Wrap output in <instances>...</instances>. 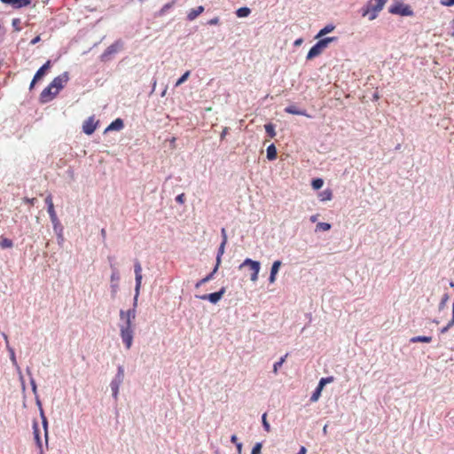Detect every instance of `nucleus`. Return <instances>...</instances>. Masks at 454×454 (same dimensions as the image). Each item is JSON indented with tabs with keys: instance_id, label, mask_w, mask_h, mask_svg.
<instances>
[{
	"instance_id": "obj_1",
	"label": "nucleus",
	"mask_w": 454,
	"mask_h": 454,
	"mask_svg": "<svg viewBox=\"0 0 454 454\" xmlns=\"http://www.w3.org/2000/svg\"><path fill=\"white\" fill-rule=\"evenodd\" d=\"M135 271V278H136V287H135V296H134V308L132 309H128L127 311L121 310L120 311V318L123 321L122 324H120V334L121 340L127 349H129L133 343V336H134V326L133 320L136 317V306L137 302V298L139 296L141 284H142V267L139 262H136L134 265Z\"/></svg>"
},
{
	"instance_id": "obj_2",
	"label": "nucleus",
	"mask_w": 454,
	"mask_h": 454,
	"mask_svg": "<svg viewBox=\"0 0 454 454\" xmlns=\"http://www.w3.org/2000/svg\"><path fill=\"white\" fill-rule=\"evenodd\" d=\"M336 40V37H326L320 39L314 46L310 48L307 54V59H312L319 56L328 44Z\"/></svg>"
},
{
	"instance_id": "obj_3",
	"label": "nucleus",
	"mask_w": 454,
	"mask_h": 454,
	"mask_svg": "<svg viewBox=\"0 0 454 454\" xmlns=\"http://www.w3.org/2000/svg\"><path fill=\"white\" fill-rule=\"evenodd\" d=\"M244 267H248L251 271L250 279L253 282L257 281L258 274L261 269V264L257 261H253L252 259L247 258L240 265L239 269Z\"/></svg>"
},
{
	"instance_id": "obj_4",
	"label": "nucleus",
	"mask_w": 454,
	"mask_h": 454,
	"mask_svg": "<svg viewBox=\"0 0 454 454\" xmlns=\"http://www.w3.org/2000/svg\"><path fill=\"white\" fill-rule=\"evenodd\" d=\"M124 380V369L122 366L118 367L117 374L112 380L110 386L113 392V395L115 399L118 397L119 388Z\"/></svg>"
},
{
	"instance_id": "obj_5",
	"label": "nucleus",
	"mask_w": 454,
	"mask_h": 454,
	"mask_svg": "<svg viewBox=\"0 0 454 454\" xmlns=\"http://www.w3.org/2000/svg\"><path fill=\"white\" fill-rule=\"evenodd\" d=\"M388 12L391 14H397L401 16H412L413 11L411 8L410 5L404 4L403 3H396L395 4L392 5Z\"/></svg>"
},
{
	"instance_id": "obj_6",
	"label": "nucleus",
	"mask_w": 454,
	"mask_h": 454,
	"mask_svg": "<svg viewBox=\"0 0 454 454\" xmlns=\"http://www.w3.org/2000/svg\"><path fill=\"white\" fill-rule=\"evenodd\" d=\"M376 4L372 1L368 2L362 9L361 14L363 17H368L369 20H375L381 11H376Z\"/></svg>"
},
{
	"instance_id": "obj_7",
	"label": "nucleus",
	"mask_w": 454,
	"mask_h": 454,
	"mask_svg": "<svg viewBox=\"0 0 454 454\" xmlns=\"http://www.w3.org/2000/svg\"><path fill=\"white\" fill-rule=\"evenodd\" d=\"M69 80V75L67 72L63 73L62 74L55 77L51 82L50 83L51 87L54 89V93H58L64 88L67 82Z\"/></svg>"
},
{
	"instance_id": "obj_8",
	"label": "nucleus",
	"mask_w": 454,
	"mask_h": 454,
	"mask_svg": "<svg viewBox=\"0 0 454 454\" xmlns=\"http://www.w3.org/2000/svg\"><path fill=\"white\" fill-rule=\"evenodd\" d=\"M333 381V377H326V378H322L320 380H319V383L317 387V388L315 389L314 393L312 394L311 397H310V402L312 403H315L317 402L320 395H321V393H322V390L324 388V387L327 384V383H331Z\"/></svg>"
},
{
	"instance_id": "obj_9",
	"label": "nucleus",
	"mask_w": 454,
	"mask_h": 454,
	"mask_svg": "<svg viewBox=\"0 0 454 454\" xmlns=\"http://www.w3.org/2000/svg\"><path fill=\"white\" fill-rule=\"evenodd\" d=\"M224 293H225V288L222 287L220 289V291H218V292L208 294L198 295L197 297L200 300L209 301L211 303L215 304L222 299Z\"/></svg>"
},
{
	"instance_id": "obj_10",
	"label": "nucleus",
	"mask_w": 454,
	"mask_h": 454,
	"mask_svg": "<svg viewBox=\"0 0 454 454\" xmlns=\"http://www.w3.org/2000/svg\"><path fill=\"white\" fill-rule=\"evenodd\" d=\"M98 127V121H95L94 116L89 117L84 121L82 124V131L87 135H91L94 133Z\"/></svg>"
},
{
	"instance_id": "obj_11",
	"label": "nucleus",
	"mask_w": 454,
	"mask_h": 454,
	"mask_svg": "<svg viewBox=\"0 0 454 454\" xmlns=\"http://www.w3.org/2000/svg\"><path fill=\"white\" fill-rule=\"evenodd\" d=\"M45 203L48 206V213H49V215H50V218H51L52 223L54 225L58 224L59 223V219H58L57 214H56L55 209H54V205H53L51 194H49L45 198Z\"/></svg>"
},
{
	"instance_id": "obj_12",
	"label": "nucleus",
	"mask_w": 454,
	"mask_h": 454,
	"mask_svg": "<svg viewBox=\"0 0 454 454\" xmlns=\"http://www.w3.org/2000/svg\"><path fill=\"white\" fill-rule=\"evenodd\" d=\"M58 93H54V89L51 87V84H49L46 88L43 90V91L40 94V100L43 103H46L51 101L57 96Z\"/></svg>"
},
{
	"instance_id": "obj_13",
	"label": "nucleus",
	"mask_w": 454,
	"mask_h": 454,
	"mask_svg": "<svg viewBox=\"0 0 454 454\" xmlns=\"http://www.w3.org/2000/svg\"><path fill=\"white\" fill-rule=\"evenodd\" d=\"M51 60H47L45 64H43L35 73L34 76V82L39 81L46 73V71L51 67Z\"/></svg>"
},
{
	"instance_id": "obj_14",
	"label": "nucleus",
	"mask_w": 454,
	"mask_h": 454,
	"mask_svg": "<svg viewBox=\"0 0 454 454\" xmlns=\"http://www.w3.org/2000/svg\"><path fill=\"white\" fill-rule=\"evenodd\" d=\"M282 262L280 261H275L271 266V270H270V278H269V281L270 283H274L275 280H276V276L278 272V270L281 266Z\"/></svg>"
},
{
	"instance_id": "obj_15",
	"label": "nucleus",
	"mask_w": 454,
	"mask_h": 454,
	"mask_svg": "<svg viewBox=\"0 0 454 454\" xmlns=\"http://www.w3.org/2000/svg\"><path fill=\"white\" fill-rule=\"evenodd\" d=\"M204 12V7L203 6H198L197 8H194V9H192L188 14H187V19L189 20H195L199 15H200L202 12Z\"/></svg>"
},
{
	"instance_id": "obj_16",
	"label": "nucleus",
	"mask_w": 454,
	"mask_h": 454,
	"mask_svg": "<svg viewBox=\"0 0 454 454\" xmlns=\"http://www.w3.org/2000/svg\"><path fill=\"white\" fill-rule=\"evenodd\" d=\"M285 111L291 114L304 115V116L309 117V115H308L305 111L300 110L295 106H289L286 107Z\"/></svg>"
},
{
	"instance_id": "obj_17",
	"label": "nucleus",
	"mask_w": 454,
	"mask_h": 454,
	"mask_svg": "<svg viewBox=\"0 0 454 454\" xmlns=\"http://www.w3.org/2000/svg\"><path fill=\"white\" fill-rule=\"evenodd\" d=\"M123 121L120 118L114 120L106 129V130H121L123 128Z\"/></svg>"
},
{
	"instance_id": "obj_18",
	"label": "nucleus",
	"mask_w": 454,
	"mask_h": 454,
	"mask_svg": "<svg viewBox=\"0 0 454 454\" xmlns=\"http://www.w3.org/2000/svg\"><path fill=\"white\" fill-rule=\"evenodd\" d=\"M225 246H226V243L221 242L220 247L218 248V253H217V257H216V264H215V267L214 269V272H216L217 270H218V267H219L220 262H221V257H222V255L224 253Z\"/></svg>"
},
{
	"instance_id": "obj_19",
	"label": "nucleus",
	"mask_w": 454,
	"mask_h": 454,
	"mask_svg": "<svg viewBox=\"0 0 454 454\" xmlns=\"http://www.w3.org/2000/svg\"><path fill=\"white\" fill-rule=\"evenodd\" d=\"M321 201H328L333 198V192L330 189L324 190L318 193Z\"/></svg>"
},
{
	"instance_id": "obj_20",
	"label": "nucleus",
	"mask_w": 454,
	"mask_h": 454,
	"mask_svg": "<svg viewBox=\"0 0 454 454\" xmlns=\"http://www.w3.org/2000/svg\"><path fill=\"white\" fill-rule=\"evenodd\" d=\"M33 428H34L35 440L36 444L39 447L41 454H42L43 453V450H42V441H41V438H40V433H39V428H38L37 423H34Z\"/></svg>"
},
{
	"instance_id": "obj_21",
	"label": "nucleus",
	"mask_w": 454,
	"mask_h": 454,
	"mask_svg": "<svg viewBox=\"0 0 454 454\" xmlns=\"http://www.w3.org/2000/svg\"><path fill=\"white\" fill-rule=\"evenodd\" d=\"M267 158L270 160H273L277 158V149L273 144L267 148Z\"/></svg>"
},
{
	"instance_id": "obj_22",
	"label": "nucleus",
	"mask_w": 454,
	"mask_h": 454,
	"mask_svg": "<svg viewBox=\"0 0 454 454\" xmlns=\"http://www.w3.org/2000/svg\"><path fill=\"white\" fill-rule=\"evenodd\" d=\"M335 28V27L332 24H329V25H326L324 28H322L318 34L317 35L316 38H320L324 35H325L326 34L328 33H331L332 31H333Z\"/></svg>"
},
{
	"instance_id": "obj_23",
	"label": "nucleus",
	"mask_w": 454,
	"mask_h": 454,
	"mask_svg": "<svg viewBox=\"0 0 454 454\" xmlns=\"http://www.w3.org/2000/svg\"><path fill=\"white\" fill-rule=\"evenodd\" d=\"M431 341H432L431 336H416V337H412L411 339V342H412V343H416V342L429 343Z\"/></svg>"
},
{
	"instance_id": "obj_24",
	"label": "nucleus",
	"mask_w": 454,
	"mask_h": 454,
	"mask_svg": "<svg viewBox=\"0 0 454 454\" xmlns=\"http://www.w3.org/2000/svg\"><path fill=\"white\" fill-rule=\"evenodd\" d=\"M251 11L248 7H240L236 11V14L239 18H245L250 14Z\"/></svg>"
},
{
	"instance_id": "obj_25",
	"label": "nucleus",
	"mask_w": 454,
	"mask_h": 454,
	"mask_svg": "<svg viewBox=\"0 0 454 454\" xmlns=\"http://www.w3.org/2000/svg\"><path fill=\"white\" fill-rule=\"evenodd\" d=\"M215 272H214V270L209 273L207 276H206L205 278H203L202 279H200V281H198L195 285V287L196 288H199L202 285L206 284L207 282L210 281L213 278H214V275H215Z\"/></svg>"
},
{
	"instance_id": "obj_26",
	"label": "nucleus",
	"mask_w": 454,
	"mask_h": 454,
	"mask_svg": "<svg viewBox=\"0 0 454 454\" xmlns=\"http://www.w3.org/2000/svg\"><path fill=\"white\" fill-rule=\"evenodd\" d=\"M120 279L119 274L117 271H114L111 275V282H112V288L114 292H116V289L118 288V281Z\"/></svg>"
},
{
	"instance_id": "obj_27",
	"label": "nucleus",
	"mask_w": 454,
	"mask_h": 454,
	"mask_svg": "<svg viewBox=\"0 0 454 454\" xmlns=\"http://www.w3.org/2000/svg\"><path fill=\"white\" fill-rule=\"evenodd\" d=\"M265 128V131L266 133L268 134L269 137H270L271 138L274 137L276 136V132H275V127L272 123H268L264 126Z\"/></svg>"
},
{
	"instance_id": "obj_28",
	"label": "nucleus",
	"mask_w": 454,
	"mask_h": 454,
	"mask_svg": "<svg viewBox=\"0 0 454 454\" xmlns=\"http://www.w3.org/2000/svg\"><path fill=\"white\" fill-rule=\"evenodd\" d=\"M12 246H13L12 240L10 239L4 238L0 241V247L3 248V249H4V248H11V247H12Z\"/></svg>"
},
{
	"instance_id": "obj_29",
	"label": "nucleus",
	"mask_w": 454,
	"mask_h": 454,
	"mask_svg": "<svg viewBox=\"0 0 454 454\" xmlns=\"http://www.w3.org/2000/svg\"><path fill=\"white\" fill-rule=\"evenodd\" d=\"M324 184V181L321 178H316L312 181L311 185L314 190H319Z\"/></svg>"
},
{
	"instance_id": "obj_30",
	"label": "nucleus",
	"mask_w": 454,
	"mask_h": 454,
	"mask_svg": "<svg viewBox=\"0 0 454 454\" xmlns=\"http://www.w3.org/2000/svg\"><path fill=\"white\" fill-rule=\"evenodd\" d=\"M191 72L186 71L176 82V87H178L182 83H184L190 76Z\"/></svg>"
},
{
	"instance_id": "obj_31",
	"label": "nucleus",
	"mask_w": 454,
	"mask_h": 454,
	"mask_svg": "<svg viewBox=\"0 0 454 454\" xmlns=\"http://www.w3.org/2000/svg\"><path fill=\"white\" fill-rule=\"evenodd\" d=\"M331 229V224L328 223H318L317 224V231H329Z\"/></svg>"
},
{
	"instance_id": "obj_32",
	"label": "nucleus",
	"mask_w": 454,
	"mask_h": 454,
	"mask_svg": "<svg viewBox=\"0 0 454 454\" xmlns=\"http://www.w3.org/2000/svg\"><path fill=\"white\" fill-rule=\"evenodd\" d=\"M30 3H31L30 0H16L13 7L20 8V7L27 6L30 4Z\"/></svg>"
},
{
	"instance_id": "obj_33",
	"label": "nucleus",
	"mask_w": 454,
	"mask_h": 454,
	"mask_svg": "<svg viewBox=\"0 0 454 454\" xmlns=\"http://www.w3.org/2000/svg\"><path fill=\"white\" fill-rule=\"evenodd\" d=\"M266 417H267L266 413H264L262 415V426H263V428L265 429L266 432H270V426L268 423Z\"/></svg>"
},
{
	"instance_id": "obj_34",
	"label": "nucleus",
	"mask_w": 454,
	"mask_h": 454,
	"mask_svg": "<svg viewBox=\"0 0 454 454\" xmlns=\"http://www.w3.org/2000/svg\"><path fill=\"white\" fill-rule=\"evenodd\" d=\"M262 443L261 442H257L254 447H253V450H252V452L251 454H261V450H262Z\"/></svg>"
},
{
	"instance_id": "obj_35",
	"label": "nucleus",
	"mask_w": 454,
	"mask_h": 454,
	"mask_svg": "<svg viewBox=\"0 0 454 454\" xmlns=\"http://www.w3.org/2000/svg\"><path fill=\"white\" fill-rule=\"evenodd\" d=\"M7 349L10 352V356H11L12 362L13 363V364H16L17 362H16V356H15V353H14L13 348H11V347H8Z\"/></svg>"
},
{
	"instance_id": "obj_36",
	"label": "nucleus",
	"mask_w": 454,
	"mask_h": 454,
	"mask_svg": "<svg viewBox=\"0 0 454 454\" xmlns=\"http://www.w3.org/2000/svg\"><path fill=\"white\" fill-rule=\"evenodd\" d=\"M184 200H185L184 193H181V194L177 195L176 198V201L179 204L184 203Z\"/></svg>"
},
{
	"instance_id": "obj_37",
	"label": "nucleus",
	"mask_w": 454,
	"mask_h": 454,
	"mask_svg": "<svg viewBox=\"0 0 454 454\" xmlns=\"http://www.w3.org/2000/svg\"><path fill=\"white\" fill-rule=\"evenodd\" d=\"M454 325V324H451V320L447 324L446 326L442 327L441 330H440V333H445L448 332V330L452 327Z\"/></svg>"
},
{
	"instance_id": "obj_38",
	"label": "nucleus",
	"mask_w": 454,
	"mask_h": 454,
	"mask_svg": "<svg viewBox=\"0 0 454 454\" xmlns=\"http://www.w3.org/2000/svg\"><path fill=\"white\" fill-rule=\"evenodd\" d=\"M218 23H219V18L218 17H215V18H213V19H211V20H209L207 21V24L211 25V26L212 25H217Z\"/></svg>"
},
{
	"instance_id": "obj_39",
	"label": "nucleus",
	"mask_w": 454,
	"mask_h": 454,
	"mask_svg": "<svg viewBox=\"0 0 454 454\" xmlns=\"http://www.w3.org/2000/svg\"><path fill=\"white\" fill-rule=\"evenodd\" d=\"M221 234H222V237H223L222 242L227 243V233H226V230L224 228H223L221 230Z\"/></svg>"
},
{
	"instance_id": "obj_40",
	"label": "nucleus",
	"mask_w": 454,
	"mask_h": 454,
	"mask_svg": "<svg viewBox=\"0 0 454 454\" xmlns=\"http://www.w3.org/2000/svg\"><path fill=\"white\" fill-rule=\"evenodd\" d=\"M24 201L29 205H35V202L36 201V199L35 198H32V199H29V198H24Z\"/></svg>"
},
{
	"instance_id": "obj_41",
	"label": "nucleus",
	"mask_w": 454,
	"mask_h": 454,
	"mask_svg": "<svg viewBox=\"0 0 454 454\" xmlns=\"http://www.w3.org/2000/svg\"><path fill=\"white\" fill-rule=\"evenodd\" d=\"M282 366L281 362H276L273 365V372L277 373L278 369Z\"/></svg>"
},
{
	"instance_id": "obj_42",
	"label": "nucleus",
	"mask_w": 454,
	"mask_h": 454,
	"mask_svg": "<svg viewBox=\"0 0 454 454\" xmlns=\"http://www.w3.org/2000/svg\"><path fill=\"white\" fill-rule=\"evenodd\" d=\"M43 424L45 430V437L47 438V420L44 416H43Z\"/></svg>"
},
{
	"instance_id": "obj_43",
	"label": "nucleus",
	"mask_w": 454,
	"mask_h": 454,
	"mask_svg": "<svg viewBox=\"0 0 454 454\" xmlns=\"http://www.w3.org/2000/svg\"><path fill=\"white\" fill-rule=\"evenodd\" d=\"M40 40H41L40 35H37V36H35L34 39H32V41L30 42V43H31V44H35V43H39V42H40Z\"/></svg>"
},
{
	"instance_id": "obj_44",
	"label": "nucleus",
	"mask_w": 454,
	"mask_h": 454,
	"mask_svg": "<svg viewBox=\"0 0 454 454\" xmlns=\"http://www.w3.org/2000/svg\"><path fill=\"white\" fill-rule=\"evenodd\" d=\"M442 4L446 6H452L454 5V0H448L446 2H442Z\"/></svg>"
},
{
	"instance_id": "obj_45",
	"label": "nucleus",
	"mask_w": 454,
	"mask_h": 454,
	"mask_svg": "<svg viewBox=\"0 0 454 454\" xmlns=\"http://www.w3.org/2000/svg\"><path fill=\"white\" fill-rule=\"evenodd\" d=\"M4 4H11L13 6L15 4L16 0H1Z\"/></svg>"
},
{
	"instance_id": "obj_46",
	"label": "nucleus",
	"mask_w": 454,
	"mask_h": 454,
	"mask_svg": "<svg viewBox=\"0 0 454 454\" xmlns=\"http://www.w3.org/2000/svg\"><path fill=\"white\" fill-rule=\"evenodd\" d=\"M231 442H233V443H235L236 445H237V443H239V442H238V437H237V435H235V434L231 435Z\"/></svg>"
},
{
	"instance_id": "obj_47",
	"label": "nucleus",
	"mask_w": 454,
	"mask_h": 454,
	"mask_svg": "<svg viewBox=\"0 0 454 454\" xmlns=\"http://www.w3.org/2000/svg\"><path fill=\"white\" fill-rule=\"evenodd\" d=\"M2 335H3V337H4V340H5L6 348L10 347V346H9V340H8V336H7L4 333H2Z\"/></svg>"
},
{
	"instance_id": "obj_48",
	"label": "nucleus",
	"mask_w": 454,
	"mask_h": 454,
	"mask_svg": "<svg viewBox=\"0 0 454 454\" xmlns=\"http://www.w3.org/2000/svg\"><path fill=\"white\" fill-rule=\"evenodd\" d=\"M317 216H318L317 215H311V216H310V221H311L312 223L317 222Z\"/></svg>"
},
{
	"instance_id": "obj_49",
	"label": "nucleus",
	"mask_w": 454,
	"mask_h": 454,
	"mask_svg": "<svg viewBox=\"0 0 454 454\" xmlns=\"http://www.w3.org/2000/svg\"><path fill=\"white\" fill-rule=\"evenodd\" d=\"M306 448L302 446L297 454H306Z\"/></svg>"
},
{
	"instance_id": "obj_50",
	"label": "nucleus",
	"mask_w": 454,
	"mask_h": 454,
	"mask_svg": "<svg viewBox=\"0 0 454 454\" xmlns=\"http://www.w3.org/2000/svg\"><path fill=\"white\" fill-rule=\"evenodd\" d=\"M227 134V128H225L221 133V138L223 139Z\"/></svg>"
},
{
	"instance_id": "obj_51",
	"label": "nucleus",
	"mask_w": 454,
	"mask_h": 454,
	"mask_svg": "<svg viewBox=\"0 0 454 454\" xmlns=\"http://www.w3.org/2000/svg\"><path fill=\"white\" fill-rule=\"evenodd\" d=\"M288 354H286L283 357L280 358V360L278 362H281V364H284V362L286 361V358L287 357Z\"/></svg>"
},
{
	"instance_id": "obj_52",
	"label": "nucleus",
	"mask_w": 454,
	"mask_h": 454,
	"mask_svg": "<svg viewBox=\"0 0 454 454\" xmlns=\"http://www.w3.org/2000/svg\"><path fill=\"white\" fill-rule=\"evenodd\" d=\"M237 449H238V451L240 453L241 452V450H242V443L239 442V443H237Z\"/></svg>"
},
{
	"instance_id": "obj_53",
	"label": "nucleus",
	"mask_w": 454,
	"mask_h": 454,
	"mask_svg": "<svg viewBox=\"0 0 454 454\" xmlns=\"http://www.w3.org/2000/svg\"><path fill=\"white\" fill-rule=\"evenodd\" d=\"M302 43V39L299 38L294 42V45H300Z\"/></svg>"
},
{
	"instance_id": "obj_54",
	"label": "nucleus",
	"mask_w": 454,
	"mask_h": 454,
	"mask_svg": "<svg viewBox=\"0 0 454 454\" xmlns=\"http://www.w3.org/2000/svg\"><path fill=\"white\" fill-rule=\"evenodd\" d=\"M36 82H34V79L32 80L31 83H30V89H32L34 87V85L35 84Z\"/></svg>"
},
{
	"instance_id": "obj_55",
	"label": "nucleus",
	"mask_w": 454,
	"mask_h": 454,
	"mask_svg": "<svg viewBox=\"0 0 454 454\" xmlns=\"http://www.w3.org/2000/svg\"><path fill=\"white\" fill-rule=\"evenodd\" d=\"M101 234L103 237H106V230L105 229L101 230Z\"/></svg>"
},
{
	"instance_id": "obj_56",
	"label": "nucleus",
	"mask_w": 454,
	"mask_h": 454,
	"mask_svg": "<svg viewBox=\"0 0 454 454\" xmlns=\"http://www.w3.org/2000/svg\"><path fill=\"white\" fill-rule=\"evenodd\" d=\"M32 387H33V390H34V391H35V389H36V386H35V382H34V381H32Z\"/></svg>"
},
{
	"instance_id": "obj_57",
	"label": "nucleus",
	"mask_w": 454,
	"mask_h": 454,
	"mask_svg": "<svg viewBox=\"0 0 454 454\" xmlns=\"http://www.w3.org/2000/svg\"><path fill=\"white\" fill-rule=\"evenodd\" d=\"M326 427H327L326 426L324 427L323 430H324L325 433H326Z\"/></svg>"
},
{
	"instance_id": "obj_58",
	"label": "nucleus",
	"mask_w": 454,
	"mask_h": 454,
	"mask_svg": "<svg viewBox=\"0 0 454 454\" xmlns=\"http://www.w3.org/2000/svg\"><path fill=\"white\" fill-rule=\"evenodd\" d=\"M453 24H454V20H453ZM451 36L454 37V31L451 33Z\"/></svg>"
}]
</instances>
